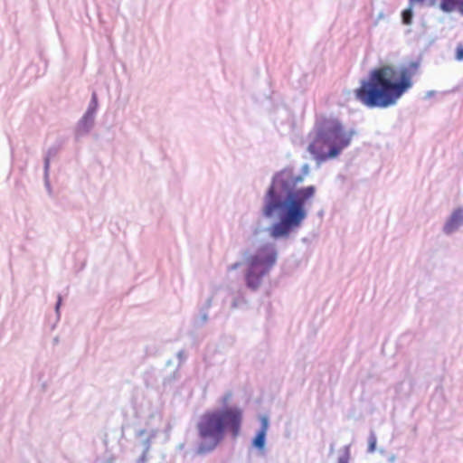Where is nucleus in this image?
Instances as JSON below:
<instances>
[{
    "instance_id": "b1692460",
    "label": "nucleus",
    "mask_w": 463,
    "mask_h": 463,
    "mask_svg": "<svg viewBox=\"0 0 463 463\" xmlns=\"http://www.w3.org/2000/svg\"><path fill=\"white\" fill-rule=\"evenodd\" d=\"M242 265V263L241 261H237L230 266H228L227 268V270L228 271H233V270H236L238 269Z\"/></svg>"
},
{
    "instance_id": "2f4dec72",
    "label": "nucleus",
    "mask_w": 463,
    "mask_h": 463,
    "mask_svg": "<svg viewBox=\"0 0 463 463\" xmlns=\"http://www.w3.org/2000/svg\"><path fill=\"white\" fill-rule=\"evenodd\" d=\"M383 17V13H380L377 16L376 22Z\"/></svg>"
},
{
    "instance_id": "dca6fc26",
    "label": "nucleus",
    "mask_w": 463,
    "mask_h": 463,
    "mask_svg": "<svg viewBox=\"0 0 463 463\" xmlns=\"http://www.w3.org/2000/svg\"><path fill=\"white\" fill-rule=\"evenodd\" d=\"M350 448L351 444L343 447L342 453L339 456L336 463H349L351 458Z\"/></svg>"
},
{
    "instance_id": "f3484780",
    "label": "nucleus",
    "mask_w": 463,
    "mask_h": 463,
    "mask_svg": "<svg viewBox=\"0 0 463 463\" xmlns=\"http://www.w3.org/2000/svg\"><path fill=\"white\" fill-rule=\"evenodd\" d=\"M144 383L146 385V388H152L156 383V379L154 377V371L153 370H150V371H146L145 373H144Z\"/></svg>"
},
{
    "instance_id": "39448f33",
    "label": "nucleus",
    "mask_w": 463,
    "mask_h": 463,
    "mask_svg": "<svg viewBox=\"0 0 463 463\" xmlns=\"http://www.w3.org/2000/svg\"><path fill=\"white\" fill-rule=\"evenodd\" d=\"M261 243L254 253L248 254V250L243 253L247 264V269L244 275L246 287L256 291L263 279L276 265L279 259V250L275 243L276 241Z\"/></svg>"
},
{
    "instance_id": "f03ea898",
    "label": "nucleus",
    "mask_w": 463,
    "mask_h": 463,
    "mask_svg": "<svg viewBox=\"0 0 463 463\" xmlns=\"http://www.w3.org/2000/svg\"><path fill=\"white\" fill-rule=\"evenodd\" d=\"M419 60L398 67L384 64L371 69L360 80L354 94L357 101L367 109H388L395 106L399 99L413 86V75L419 70Z\"/></svg>"
},
{
    "instance_id": "bb28decb",
    "label": "nucleus",
    "mask_w": 463,
    "mask_h": 463,
    "mask_svg": "<svg viewBox=\"0 0 463 463\" xmlns=\"http://www.w3.org/2000/svg\"><path fill=\"white\" fill-rule=\"evenodd\" d=\"M456 10H458L461 14H463V0H458Z\"/></svg>"
},
{
    "instance_id": "72a5a7b5",
    "label": "nucleus",
    "mask_w": 463,
    "mask_h": 463,
    "mask_svg": "<svg viewBox=\"0 0 463 463\" xmlns=\"http://www.w3.org/2000/svg\"><path fill=\"white\" fill-rule=\"evenodd\" d=\"M232 307H237V302L236 301H233L232 304Z\"/></svg>"
},
{
    "instance_id": "423d86ee",
    "label": "nucleus",
    "mask_w": 463,
    "mask_h": 463,
    "mask_svg": "<svg viewBox=\"0 0 463 463\" xmlns=\"http://www.w3.org/2000/svg\"><path fill=\"white\" fill-rule=\"evenodd\" d=\"M463 225V207L456 208L448 217L442 227V232L450 235Z\"/></svg>"
},
{
    "instance_id": "c85d7f7f",
    "label": "nucleus",
    "mask_w": 463,
    "mask_h": 463,
    "mask_svg": "<svg viewBox=\"0 0 463 463\" xmlns=\"http://www.w3.org/2000/svg\"><path fill=\"white\" fill-rule=\"evenodd\" d=\"M145 433H146V429H141L137 431L136 433V437H141L143 436Z\"/></svg>"
},
{
    "instance_id": "aec40b11",
    "label": "nucleus",
    "mask_w": 463,
    "mask_h": 463,
    "mask_svg": "<svg viewBox=\"0 0 463 463\" xmlns=\"http://www.w3.org/2000/svg\"><path fill=\"white\" fill-rule=\"evenodd\" d=\"M213 298H214L213 294L210 295L206 298L205 302L199 307V311H203V312H207L208 313V310L213 306Z\"/></svg>"
},
{
    "instance_id": "473e14b6",
    "label": "nucleus",
    "mask_w": 463,
    "mask_h": 463,
    "mask_svg": "<svg viewBox=\"0 0 463 463\" xmlns=\"http://www.w3.org/2000/svg\"><path fill=\"white\" fill-rule=\"evenodd\" d=\"M301 241L304 243H307L309 241L308 238H307V237L302 238Z\"/></svg>"
},
{
    "instance_id": "f704fd0d",
    "label": "nucleus",
    "mask_w": 463,
    "mask_h": 463,
    "mask_svg": "<svg viewBox=\"0 0 463 463\" xmlns=\"http://www.w3.org/2000/svg\"><path fill=\"white\" fill-rule=\"evenodd\" d=\"M333 449H334V444H331V446H330V450L332 451V450H333Z\"/></svg>"
},
{
    "instance_id": "7c9ffc66",
    "label": "nucleus",
    "mask_w": 463,
    "mask_h": 463,
    "mask_svg": "<svg viewBox=\"0 0 463 463\" xmlns=\"http://www.w3.org/2000/svg\"><path fill=\"white\" fill-rule=\"evenodd\" d=\"M15 188H16V191L19 193V189H20V181H17L16 184H15Z\"/></svg>"
},
{
    "instance_id": "2eb2a0df",
    "label": "nucleus",
    "mask_w": 463,
    "mask_h": 463,
    "mask_svg": "<svg viewBox=\"0 0 463 463\" xmlns=\"http://www.w3.org/2000/svg\"><path fill=\"white\" fill-rule=\"evenodd\" d=\"M377 449V437L375 431L371 430L368 436L367 453L373 454Z\"/></svg>"
},
{
    "instance_id": "f8f14e48",
    "label": "nucleus",
    "mask_w": 463,
    "mask_h": 463,
    "mask_svg": "<svg viewBox=\"0 0 463 463\" xmlns=\"http://www.w3.org/2000/svg\"><path fill=\"white\" fill-rule=\"evenodd\" d=\"M57 153V149L55 147H51L48 149V152L46 154V156H44V165H43V168H44V180H45V185L47 187L48 190L51 189V185H50V182H49V167H50V157L52 156H54L56 155Z\"/></svg>"
},
{
    "instance_id": "a878e982",
    "label": "nucleus",
    "mask_w": 463,
    "mask_h": 463,
    "mask_svg": "<svg viewBox=\"0 0 463 463\" xmlns=\"http://www.w3.org/2000/svg\"><path fill=\"white\" fill-rule=\"evenodd\" d=\"M116 456L111 454L108 458H106L102 463H116Z\"/></svg>"
},
{
    "instance_id": "c9c22d12",
    "label": "nucleus",
    "mask_w": 463,
    "mask_h": 463,
    "mask_svg": "<svg viewBox=\"0 0 463 463\" xmlns=\"http://www.w3.org/2000/svg\"><path fill=\"white\" fill-rule=\"evenodd\" d=\"M53 341H54L55 343H57V342H58V338H57V337H55Z\"/></svg>"
},
{
    "instance_id": "9b49d317",
    "label": "nucleus",
    "mask_w": 463,
    "mask_h": 463,
    "mask_svg": "<svg viewBox=\"0 0 463 463\" xmlns=\"http://www.w3.org/2000/svg\"><path fill=\"white\" fill-rule=\"evenodd\" d=\"M436 1L428 0V5L432 6L436 4ZM458 2V0H440L439 9L446 14H449L456 10Z\"/></svg>"
},
{
    "instance_id": "1a4fd4ad",
    "label": "nucleus",
    "mask_w": 463,
    "mask_h": 463,
    "mask_svg": "<svg viewBox=\"0 0 463 463\" xmlns=\"http://www.w3.org/2000/svg\"><path fill=\"white\" fill-rule=\"evenodd\" d=\"M267 437L268 434L255 431L250 439V448L255 449L261 457L267 454Z\"/></svg>"
},
{
    "instance_id": "0eeeda50",
    "label": "nucleus",
    "mask_w": 463,
    "mask_h": 463,
    "mask_svg": "<svg viewBox=\"0 0 463 463\" xmlns=\"http://www.w3.org/2000/svg\"><path fill=\"white\" fill-rule=\"evenodd\" d=\"M95 123V116L84 113L81 118L77 123V126L75 128L74 131V138L76 142H79L81 137L87 136L90 134V132L92 130Z\"/></svg>"
},
{
    "instance_id": "393cba45",
    "label": "nucleus",
    "mask_w": 463,
    "mask_h": 463,
    "mask_svg": "<svg viewBox=\"0 0 463 463\" xmlns=\"http://www.w3.org/2000/svg\"><path fill=\"white\" fill-rule=\"evenodd\" d=\"M176 356H177V358L179 359V363H180V364H181V363H183V362L185 360V358H186V355H185V352H184V350H183V349H182V350H180V351L177 353Z\"/></svg>"
},
{
    "instance_id": "7ed1b4c3",
    "label": "nucleus",
    "mask_w": 463,
    "mask_h": 463,
    "mask_svg": "<svg viewBox=\"0 0 463 463\" xmlns=\"http://www.w3.org/2000/svg\"><path fill=\"white\" fill-rule=\"evenodd\" d=\"M232 392L226 391L219 400V406L203 411L195 425L197 444L195 454L205 456L213 452L229 438L237 440L242 431L244 411L231 405Z\"/></svg>"
},
{
    "instance_id": "412c9836",
    "label": "nucleus",
    "mask_w": 463,
    "mask_h": 463,
    "mask_svg": "<svg viewBox=\"0 0 463 463\" xmlns=\"http://www.w3.org/2000/svg\"><path fill=\"white\" fill-rule=\"evenodd\" d=\"M177 370L174 371L172 373H170L168 376L165 377L163 380V385L166 386L167 384L172 383L175 382L177 378Z\"/></svg>"
},
{
    "instance_id": "c756f323",
    "label": "nucleus",
    "mask_w": 463,
    "mask_h": 463,
    "mask_svg": "<svg viewBox=\"0 0 463 463\" xmlns=\"http://www.w3.org/2000/svg\"><path fill=\"white\" fill-rule=\"evenodd\" d=\"M396 460V456L394 454L391 455L388 458L389 463H394Z\"/></svg>"
},
{
    "instance_id": "20e7f679",
    "label": "nucleus",
    "mask_w": 463,
    "mask_h": 463,
    "mask_svg": "<svg viewBox=\"0 0 463 463\" xmlns=\"http://www.w3.org/2000/svg\"><path fill=\"white\" fill-rule=\"evenodd\" d=\"M355 129L345 130L338 118L323 117L317 119L307 137L311 140L307 152L319 166L322 163L338 157L351 144Z\"/></svg>"
},
{
    "instance_id": "6ab92c4d",
    "label": "nucleus",
    "mask_w": 463,
    "mask_h": 463,
    "mask_svg": "<svg viewBox=\"0 0 463 463\" xmlns=\"http://www.w3.org/2000/svg\"><path fill=\"white\" fill-rule=\"evenodd\" d=\"M154 434H151L149 437L146 439L144 441V445L146 446L145 451L142 453V455L137 459L136 463H144L146 459V452L148 450L150 447V440L154 437Z\"/></svg>"
},
{
    "instance_id": "6e6552de",
    "label": "nucleus",
    "mask_w": 463,
    "mask_h": 463,
    "mask_svg": "<svg viewBox=\"0 0 463 463\" xmlns=\"http://www.w3.org/2000/svg\"><path fill=\"white\" fill-rule=\"evenodd\" d=\"M33 62H35V69L33 71L31 70V73H33L35 78L43 76L47 71L48 60L45 57L44 50L41 46L37 47L36 57L34 58Z\"/></svg>"
},
{
    "instance_id": "cd10ccee",
    "label": "nucleus",
    "mask_w": 463,
    "mask_h": 463,
    "mask_svg": "<svg viewBox=\"0 0 463 463\" xmlns=\"http://www.w3.org/2000/svg\"><path fill=\"white\" fill-rule=\"evenodd\" d=\"M435 94H436L435 90H429L426 92L425 99H430V98L434 97Z\"/></svg>"
},
{
    "instance_id": "4be33fe9",
    "label": "nucleus",
    "mask_w": 463,
    "mask_h": 463,
    "mask_svg": "<svg viewBox=\"0 0 463 463\" xmlns=\"http://www.w3.org/2000/svg\"><path fill=\"white\" fill-rule=\"evenodd\" d=\"M455 60L458 61H463V43H458L455 50Z\"/></svg>"
},
{
    "instance_id": "9d476101",
    "label": "nucleus",
    "mask_w": 463,
    "mask_h": 463,
    "mask_svg": "<svg viewBox=\"0 0 463 463\" xmlns=\"http://www.w3.org/2000/svg\"><path fill=\"white\" fill-rule=\"evenodd\" d=\"M426 0H409V5L402 11L401 18L404 25H411L413 21L414 12L413 5L415 4L423 5Z\"/></svg>"
},
{
    "instance_id": "a211bd4d",
    "label": "nucleus",
    "mask_w": 463,
    "mask_h": 463,
    "mask_svg": "<svg viewBox=\"0 0 463 463\" xmlns=\"http://www.w3.org/2000/svg\"><path fill=\"white\" fill-rule=\"evenodd\" d=\"M199 320H196L194 324V327H202L208 322L209 317L207 312L199 311Z\"/></svg>"
},
{
    "instance_id": "5701e85b",
    "label": "nucleus",
    "mask_w": 463,
    "mask_h": 463,
    "mask_svg": "<svg viewBox=\"0 0 463 463\" xmlns=\"http://www.w3.org/2000/svg\"><path fill=\"white\" fill-rule=\"evenodd\" d=\"M61 304H62V297L61 294H59L57 296V300H56L55 307H54L55 313L58 317H60V308L61 307Z\"/></svg>"
},
{
    "instance_id": "4468645a",
    "label": "nucleus",
    "mask_w": 463,
    "mask_h": 463,
    "mask_svg": "<svg viewBox=\"0 0 463 463\" xmlns=\"http://www.w3.org/2000/svg\"><path fill=\"white\" fill-rule=\"evenodd\" d=\"M98 107H99L98 94L96 91H93L91 93L90 101L87 110L85 112L95 116L97 113V110H98Z\"/></svg>"
},
{
    "instance_id": "ddd939ff",
    "label": "nucleus",
    "mask_w": 463,
    "mask_h": 463,
    "mask_svg": "<svg viewBox=\"0 0 463 463\" xmlns=\"http://www.w3.org/2000/svg\"><path fill=\"white\" fill-rule=\"evenodd\" d=\"M258 420L260 426L256 431L268 434L270 426V420L269 414H260Z\"/></svg>"
},
{
    "instance_id": "f257e3e1",
    "label": "nucleus",
    "mask_w": 463,
    "mask_h": 463,
    "mask_svg": "<svg viewBox=\"0 0 463 463\" xmlns=\"http://www.w3.org/2000/svg\"><path fill=\"white\" fill-rule=\"evenodd\" d=\"M310 173L304 164L299 173L292 165L276 171L264 192L252 232L267 233L274 241H285L297 232L309 215L317 186H299Z\"/></svg>"
}]
</instances>
